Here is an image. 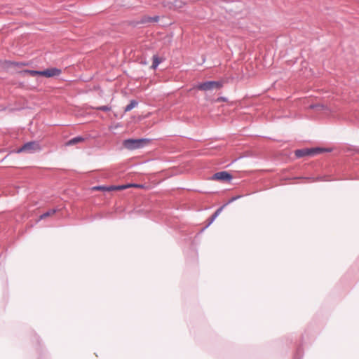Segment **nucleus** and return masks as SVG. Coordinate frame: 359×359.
Here are the masks:
<instances>
[{
	"instance_id": "1",
	"label": "nucleus",
	"mask_w": 359,
	"mask_h": 359,
	"mask_svg": "<svg viewBox=\"0 0 359 359\" xmlns=\"http://www.w3.org/2000/svg\"><path fill=\"white\" fill-rule=\"evenodd\" d=\"M149 140L141 138V139H127L123 141V146L125 148L134 150L137 149L143 148L148 142Z\"/></svg>"
},
{
	"instance_id": "2",
	"label": "nucleus",
	"mask_w": 359,
	"mask_h": 359,
	"mask_svg": "<svg viewBox=\"0 0 359 359\" xmlns=\"http://www.w3.org/2000/svg\"><path fill=\"white\" fill-rule=\"evenodd\" d=\"M222 87L221 81H208L203 83H199L196 86V88L201 91H212L213 90H218Z\"/></svg>"
},
{
	"instance_id": "3",
	"label": "nucleus",
	"mask_w": 359,
	"mask_h": 359,
	"mask_svg": "<svg viewBox=\"0 0 359 359\" xmlns=\"http://www.w3.org/2000/svg\"><path fill=\"white\" fill-rule=\"evenodd\" d=\"M41 149V146L39 142L31 141L24 144L22 147L18 149V152H27L29 154H32L36 151H39Z\"/></svg>"
},
{
	"instance_id": "4",
	"label": "nucleus",
	"mask_w": 359,
	"mask_h": 359,
	"mask_svg": "<svg viewBox=\"0 0 359 359\" xmlns=\"http://www.w3.org/2000/svg\"><path fill=\"white\" fill-rule=\"evenodd\" d=\"M211 179L222 182H230L232 180V175L226 171H220L215 173Z\"/></svg>"
},
{
	"instance_id": "5",
	"label": "nucleus",
	"mask_w": 359,
	"mask_h": 359,
	"mask_svg": "<svg viewBox=\"0 0 359 359\" xmlns=\"http://www.w3.org/2000/svg\"><path fill=\"white\" fill-rule=\"evenodd\" d=\"M61 74V70L57 68L46 69L42 71L41 76L46 78H50L55 76H59Z\"/></svg>"
},
{
	"instance_id": "6",
	"label": "nucleus",
	"mask_w": 359,
	"mask_h": 359,
	"mask_svg": "<svg viewBox=\"0 0 359 359\" xmlns=\"http://www.w3.org/2000/svg\"><path fill=\"white\" fill-rule=\"evenodd\" d=\"M330 149L316 147V148H306V154L308 156H314L318 154L323 153L324 151H330Z\"/></svg>"
},
{
	"instance_id": "7",
	"label": "nucleus",
	"mask_w": 359,
	"mask_h": 359,
	"mask_svg": "<svg viewBox=\"0 0 359 359\" xmlns=\"http://www.w3.org/2000/svg\"><path fill=\"white\" fill-rule=\"evenodd\" d=\"M225 206L226 205H223L212 215V216L208 219V223L205 226V228L208 227L215 220V219L219 215Z\"/></svg>"
},
{
	"instance_id": "8",
	"label": "nucleus",
	"mask_w": 359,
	"mask_h": 359,
	"mask_svg": "<svg viewBox=\"0 0 359 359\" xmlns=\"http://www.w3.org/2000/svg\"><path fill=\"white\" fill-rule=\"evenodd\" d=\"M84 141V138L81 136L75 137L66 142L67 146L74 145L77 143Z\"/></svg>"
},
{
	"instance_id": "9",
	"label": "nucleus",
	"mask_w": 359,
	"mask_h": 359,
	"mask_svg": "<svg viewBox=\"0 0 359 359\" xmlns=\"http://www.w3.org/2000/svg\"><path fill=\"white\" fill-rule=\"evenodd\" d=\"M138 104V102L135 100H133L130 102V103L125 107V112H128V111H131L133 108H135V107H137Z\"/></svg>"
},
{
	"instance_id": "10",
	"label": "nucleus",
	"mask_w": 359,
	"mask_h": 359,
	"mask_svg": "<svg viewBox=\"0 0 359 359\" xmlns=\"http://www.w3.org/2000/svg\"><path fill=\"white\" fill-rule=\"evenodd\" d=\"M161 60L157 55H154L153 56V62H152L151 67L153 69H156L157 67L161 63Z\"/></svg>"
},
{
	"instance_id": "11",
	"label": "nucleus",
	"mask_w": 359,
	"mask_h": 359,
	"mask_svg": "<svg viewBox=\"0 0 359 359\" xmlns=\"http://www.w3.org/2000/svg\"><path fill=\"white\" fill-rule=\"evenodd\" d=\"M57 212V210L56 209H51L46 212H44L43 214H42L41 216H40V219H44L47 217H49L50 215H54L55 212Z\"/></svg>"
},
{
	"instance_id": "12",
	"label": "nucleus",
	"mask_w": 359,
	"mask_h": 359,
	"mask_svg": "<svg viewBox=\"0 0 359 359\" xmlns=\"http://www.w3.org/2000/svg\"><path fill=\"white\" fill-rule=\"evenodd\" d=\"M295 156L297 158H302V157H304V156H306V149L296 150L295 151Z\"/></svg>"
},
{
	"instance_id": "13",
	"label": "nucleus",
	"mask_w": 359,
	"mask_h": 359,
	"mask_svg": "<svg viewBox=\"0 0 359 359\" xmlns=\"http://www.w3.org/2000/svg\"><path fill=\"white\" fill-rule=\"evenodd\" d=\"M97 109L103 111H108L111 110V107L107 105H104L97 107Z\"/></svg>"
},
{
	"instance_id": "14",
	"label": "nucleus",
	"mask_w": 359,
	"mask_h": 359,
	"mask_svg": "<svg viewBox=\"0 0 359 359\" xmlns=\"http://www.w3.org/2000/svg\"><path fill=\"white\" fill-rule=\"evenodd\" d=\"M29 73L30 74V75H32L33 76H36V75L41 76L42 71L31 70V71H29Z\"/></svg>"
},
{
	"instance_id": "15",
	"label": "nucleus",
	"mask_w": 359,
	"mask_h": 359,
	"mask_svg": "<svg viewBox=\"0 0 359 359\" xmlns=\"http://www.w3.org/2000/svg\"><path fill=\"white\" fill-rule=\"evenodd\" d=\"M241 197V196H240V195L232 197L225 205H227L228 204L235 201L236 200L240 198Z\"/></svg>"
},
{
	"instance_id": "16",
	"label": "nucleus",
	"mask_w": 359,
	"mask_h": 359,
	"mask_svg": "<svg viewBox=\"0 0 359 359\" xmlns=\"http://www.w3.org/2000/svg\"><path fill=\"white\" fill-rule=\"evenodd\" d=\"M127 187H142V185H140V184H129L128 185Z\"/></svg>"
},
{
	"instance_id": "17",
	"label": "nucleus",
	"mask_w": 359,
	"mask_h": 359,
	"mask_svg": "<svg viewBox=\"0 0 359 359\" xmlns=\"http://www.w3.org/2000/svg\"><path fill=\"white\" fill-rule=\"evenodd\" d=\"M94 189H97V190H100V189H104V187H101V186H98V187H95Z\"/></svg>"
},
{
	"instance_id": "18",
	"label": "nucleus",
	"mask_w": 359,
	"mask_h": 359,
	"mask_svg": "<svg viewBox=\"0 0 359 359\" xmlns=\"http://www.w3.org/2000/svg\"><path fill=\"white\" fill-rule=\"evenodd\" d=\"M152 20H153V21H154V22H158V16H156V17L153 18H152Z\"/></svg>"
},
{
	"instance_id": "19",
	"label": "nucleus",
	"mask_w": 359,
	"mask_h": 359,
	"mask_svg": "<svg viewBox=\"0 0 359 359\" xmlns=\"http://www.w3.org/2000/svg\"><path fill=\"white\" fill-rule=\"evenodd\" d=\"M316 107V106H315V105H311V106H310V107H311V108H314V107Z\"/></svg>"
},
{
	"instance_id": "20",
	"label": "nucleus",
	"mask_w": 359,
	"mask_h": 359,
	"mask_svg": "<svg viewBox=\"0 0 359 359\" xmlns=\"http://www.w3.org/2000/svg\"><path fill=\"white\" fill-rule=\"evenodd\" d=\"M125 187H126L125 186H122V187H119V188H120V189H123V188H125Z\"/></svg>"
}]
</instances>
